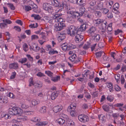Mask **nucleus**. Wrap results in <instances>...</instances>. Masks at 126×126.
I'll list each match as a JSON object with an SVG mask.
<instances>
[{
	"instance_id": "7ed1b4c3",
	"label": "nucleus",
	"mask_w": 126,
	"mask_h": 126,
	"mask_svg": "<svg viewBox=\"0 0 126 126\" xmlns=\"http://www.w3.org/2000/svg\"><path fill=\"white\" fill-rule=\"evenodd\" d=\"M62 14H55L53 17L54 18L53 20L54 21L57 23H63V19L60 17L62 16Z\"/></svg>"
},
{
	"instance_id": "b1692460",
	"label": "nucleus",
	"mask_w": 126,
	"mask_h": 126,
	"mask_svg": "<svg viewBox=\"0 0 126 126\" xmlns=\"http://www.w3.org/2000/svg\"><path fill=\"white\" fill-rule=\"evenodd\" d=\"M67 126H75L74 122L73 121L68 120L66 122Z\"/></svg>"
},
{
	"instance_id": "c85d7f7f",
	"label": "nucleus",
	"mask_w": 126,
	"mask_h": 126,
	"mask_svg": "<svg viewBox=\"0 0 126 126\" xmlns=\"http://www.w3.org/2000/svg\"><path fill=\"white\" fill-rule=\"evenodd\" d=\"M68 44L67 43L63 44L61 46V47L64 51H65L67 49L68 50Z\"/></svg>"
},
{
	"instance_id": "393cba45",
	"label": "nucleus",
	"mask_w": 126,
	"mask_h": 126,
	"mask_svg": "<svg viewBox=\"0 0 126 126\" xmlns=\"http://www.w3.org/2000/svg\"><path fill=\"white\" fill-rule=\"evenodd\" d=\"M42 86V83L39 81H37L34 83V86L36 88H40Z\"/></svg>"
},
{
	"instance_id": "c9c22d12",
	"label": "nucleus",
	"mask_w": 126,
	"mask_h": 126,
	"mask_svg": "<svg viewBox=\"0 0 126 126\" xmlns=\"http://www.w3.org/2000/svg\"><path fill=\"white\" fill-rule=\"evenodd\" d=\"M48 123L47 122H39L37 123L36 125L38 126H45Z\"/></svg>"
},
{
	"instance_id": "58836bf2",
	"label": "nucleus",
	"mask_w": 126,
	"mask_h": 126,
	"mask_svg": "<svg viewBox=\"0 0 126 126\" xmlns=\"http://www.w3.org/2000/svg\"><path fill=\"white\" fill-rule=\"evenodd\" d=\"M27 59L26 58H24L19 59V60L18 62L22 64L26 63L27 62Z\"/></svg>"
},
{
	"instance_id": "20e7f679",
	"label": "nucleus",
	"mask_w": 126,
	"mask_h": 126,
	"mask_svg": "<svg viewBox=\"0 0 126 126\" xmlns=\"http://www.w3.org/2000/svg\"><path fill=\"white\" fill-rule=\"evenodd\" d=\"M65 26V25L64 23H57L55 25L54 29L56 31H60Z\"/></svg>"
},
{
	"instance_id": "603ef678",
	"label": "nucleus",
	"mask_w": 126,
	"mask_h": 126,
	"mask_svg": "<svg viewBox=\"0 0 126 126\" xmlns=\"http://www.w3.org/2000/svg\"><path fill=\"white\" fill-rule=\"evenodd\" d=\"M60 79V76H57L56 77L52 78L51 79V80L54 82H56L57 81Z\"/></svg>"
},
{
	"instance_id": "c756f323",
	"label": "nucleus",
	"mask_w": 126,
	"mask_h": 126,
	"mask_svg": "<svg viewBox=\"0 0 126 126\" xmlns=\"http://www.w3.org/2000/svg\"><path fill=\"white\" fill-rule=\"evenodd\" d=\"M1 117L2 118H4L6 120L10 119L11 118L10 115L8 114L2 113L1 115Z\"/></svg>"
},
{
	"instance_id": "79ce46f5",
	"label": "nucleus",
	"mask_w": 126,
	"mask_h": 126,
	"mask_svg": "<svg viewBox=\"0 0 126 126\" xmlns=\"http://www.w3.org/2000/svg\"><path fill=\"white\" fill-rule=\"evenodd\" d=\"M107 100L110 102H112L114 99L113 97L111 95H108L107 97Z\"/></svg>"
},
{
	"instance_id": "ea45409f",
	"label": "nucleus",
	"mask_w": 126,
	"mask_h": 126,
	"mask_svg": "<svg viewBox=\"0 0 126 126\" xmlns=\"http://www.w3.org/2000/svg\"><path fill=\"white\" fill-rule=\"evenodd\" d=\"M44 30L46 31L47 35L49 33L51 32V28L48 27H46L44 28Z\"/></svg>"
},
{
	"instance_id": "49530a36",
	"label": "nucleus",
	"mask_w": 126,
	"mask_h": 126,
	"mask_svg": "<svg viewBox=\"0 0 126 126\" xmlns=\"http://www.w3.org/2000/svg\"><path fill=\"white\" fill-rule=\"evenodd\" d=\"M68 112H70V114L71 116H75V110H71L70 111L67 110Z\"/></svg>"
},
{
	"instance_id": "a19ab883",
	"label": "nucleus",
	"mask_w": 126,
	"mask_h": 126,
	"mask_svg": "<svg viewBox=\"0 0 126 126\" xmlns=\"http://www.w3.org/2000/svg\"><path fill=\"white\" fill-rule=\"evenodd\" d=\"M31 16L33 17L35 20H38L40 19L41 17L38 15H36L35 14H32Z\"/></svg>"
},
{
	"instance_id": "052dcab7",
	"label": "nucleus",
	"mask_w": 126,
	"mask_h": 126,
	"mask_svg": "<svg viewBox=\"0 0 126 126\" xmlns=\"http://www.w3.org/2000/svg\"><path fill=\"white\" fill-rule=\"evenodd\" d=\"M90 44L89 43H87L84 44L83 48L85 49H87L90 47Z\"/></svg>"
},
{
	"instance_id": "0e129e2a",
	"label": "nucleus",
	"mask_w": 126,
	"mask_h": 126,
	"mask_svg": "<svg viewBox=\"0 0 126 126\" xmlns=\"http://www.w3.org/2000/svg\"><path fill=\"white\" fill-rule=\"evenodd\" d=\"M38 38L39 37L37 35H33L31 36V39L32 40L38 39Z\"/></svg>"
},
{
	"instance_id": "cd10ccee",
	"label": "nucleus",
	"mask_w": 126,
	"mask_h": 126,
	"mask_svg": "<svg viewBox=\"0 0 126 126\" xmlns=\"http://www.w3.org/2000/svg\"><path fill=\"white\" fill-rule=\"evenodd\" d=\"M60 6L61 7H62V9L65 8V9L68 10H69V9L68 8V6L65 2H63L62 4H61Z\"/></svg>"
},
{
	"instance_id": "4468645a",
	"label": "nucleus",
	"mask_w": 126,
	"mask_h": 126,
	"mask_svg": "<svg viewBox=\"0 0 126 126\" xmlns=\"http://www.w3.org/2000/svg\"><path fill=\"white\" fill-rule=\"evenodd\" d=\"M59 35L58 37V40L60 42L65 38V33L63 32L59 33Z\"/></svg>"
},
{
	"instance_id": "37998d69",
	"label": "nucleus",
	"mask_w": 126,
	"mask_h": 126,
	"mask_svg": "<svg viewBox=\"0 0 126 126\" xmlns=\"http://www.w3.org/2000/svg\"><path fill=\"white\" fill-rule=\"evenodd\" d=\"M58 52L56 50H54L53 49H51L49 50L48 53L49 54H54L58 53Z\"/></svg>"
},
{
	"instance_id": "0eeeda50",
	"label": "nucleus",
	"mask_w": 126,
	"mask_h": 126,
	"mask_svg": "<svg viewBox=\"0 0 126 126\" xmlns=\"http://www.w3.org/2000/svg\"><path fill=\"white\" fill-rule=\"evenodd\" d=\"M13 111H14V114L15 115L17 114L20 115L22 112V110L19 107H13Z\"/></svg>"
},
{
	"instance_id": "72a5a7b5",
	"label": "nucleus",
	"mask_w": 126,
	"mask_h": 126,
	"mask_svg": "<svg viewBox=\"0 0 126 126\" xmlns=\"http://www.w3.org/2000/svg\"><path fill=\"white\" fill-rule=\"evenodd\" d=\"M106 23L107 22L106 21L105 22H103V21L101 23V27L100 28V29L103 30V31L105 30V29L106 28Z\"/></svg>"
},
{
	"instance_id": "864d4df0",
	"label": "nucleus",
	"mask_w": 126,
	"mask_h": 126,
	"mask_svg": "<svg viewBox=\"0 0 126 126\" xmlns=\"http://www.w3.org/2000/svg\"><path fill=\"white\" fill-rule=\"evenodd\" d=\"M38 95L41 99H44L45 97L44 95L42 93H40L38 94Z\"/></svg>"
},
{
	"instance_id": "3c124183",
	"label": "nucleus",
	"mask_w": 126,
	"mask_h": 126,
	"mask_svg": "<svg viewBox=\"0 0 126 126\" xmlns=\"http://www.w3.org/2000/svg\"><path fill=\"white\" fill-rule=\"evenodd\" d=\"M0 27L2 29H3L7 27V25L5 23H1L0 24Z\"/></svg>"
},
{
	"instance_id": "f8f14e48",
	"label": "nucleus",
	"mask_w": 126,
	"mask_h": 126,
	"mask_svg": "<svg viewBox=\"0 0 126 126\" xmlns=\"http://www.w3.org/2000/svg\"><path fill=\"white\" fill-rule=\"evenodd\" d=\"M76 34V35L75 37V41L77 43H78L82 41L83 38V36L79 34Z\"/></svg>"
},
{
	"instance_id": "6e6552de",
	"label": "nucleus",
	"mask_w": 126,
	"mask_h": 126,
	"mask_svg": "<svg viewBox=\"0 0 126 126\" xmlns=\"http://www.w3.org/2000/svg\"><path fill=\"white\" fill-rule=\"evenodd\" d=\"M30 46V48L31 50H33L35 52H38L39 50L40 47L35 44L33 43L32 46Z\"/></svg>"
},
{
	"instance_id": "4c0bfd02",
	"label": "nucleus",
	"mask_w": 126,
	"mask_h": 126,
	"mask_svg": "<svg viewBox=\"0 0 126 126\" xmlns=\"http://www.w3.org/2000/svg\"><path fill=\"white\" fill-rule=\"evenodd\" d=\"M77 57V56L75 54H74L70 57L69 58V59L71 61L73 62L75 61Z\"/></svg>"
},
{
	"instance_id": "338daca9",
	"label": "nucleus",
	"mask_w": 126,
	"mask_h": 126,
	"mask_svg": "<svg viewBox=\"0 0 126 126\" xmlns=\"http://www.w3.org/2000/svg\"><path fill=\"white\" fill-rule=\"evenodd\" d=\"M31 7L29 6L26 5L25 6V10L26 11H28L31 10Z\"/></svg>"
},
{
	"instance_id": "f257e3e1",
	"label": "nucleus",
	"mask_w": 126,
	"mask_h": 126,
	"mask_svg": "<svg viewBox=\"0 0 126 126\" xmlns=\"http://www.w3.org/2000/svg\"><path fill=\"white\" fill-rule=\"evenodd\" d=\"M78 32L76 27L74 26L71 25L68 29L67 33L72 36H74L78 34Z\"/></svg>"
},
{
	"instance_id": "7c9ffc66",
	"label": "nucleus",
	"mask_w": 126,
	"mask_h": 126,
	"mask_svg": "<svg viewBox=\"0 0 126 126\" xmlns=\"http://www.w3.org/2000/svg\"><path fill=\"white\" fill-rule=\"evenodd\" d=\"M31 121L34 122H39L40 121V118L38 117H35L32 118L31 120Z\"/></svg>"
},
{
	"instance_id": "423d86ee",
	"label": "nucleus",
	"mask_w": 126,
	"mask_h": 126,
	"mask_svg": "<svg viewBox=\"0 0 126 126\" xmlns=\"http://www.w3.org/2000/svg\"><path fill=\"white\" fill-rule=\"evenodd\" d=\"M78 119L81 122H85L88 120V117L87 116L85 115L81 114L79 116Z\"/></svg>"
},
{
	"instance_id": "680f3d73",
	"label": "nucleus",
	"mask_w": 126,
	"mask_h": 126,
	"mask_svg": "<svg viewBox=\"0 0 126 126\" xmlns=\"http://www.w3.org/2000/svg\"><path fill=\"white\" fill-rule=\"evenodd\" d=\"M46 11H47V12L49 13H51L53 11V9L51 7L49 6V7H48L47 10Z\"/></svg>"
},
{
	"instance_id": "bb28decb",
	"label": "nucleus",
	"mask_w": 126,
	"mask_h": 126,
	"mask_svg": "<svg viewBox=\"0 0 126 126\" xmlns=\"http://www.w3.org/2000/svg\"><path fill=\"white\" fill-rule=\"evenodd\" d=\"M52 2V4H53V5L56 7H59L61 5L60 3L57 0H53Z\"/></svg>"
},
{
	"instance_id": "e433bc0d",
	"label": "nucleus",
	"mask_w": 126,
	"mask_h": 126,
	"mask_svg": "<svg viewBox=\"0 0 126 126\" xmlns=\"http://www.w3.org/2000/svg\"><path fill=\"white\" fill-rule=\"evenodd\" d=\"M68 50L76 48L75 45L72 44L71 43L68 44Z\"/></svg>"
},
{
	"instance_id": "9b49d317",
	"label": "nucleus",
	"mask_w": 126,
	"mask_h": 126,
	"mask_svg": "<svg viewBox=\"0 0 126 126\" xmlns=\"http://www.w3.org/2000/svg\"><path fill=\"white\" fill-rule=\"evenodd\" d=\"M103 22V20H101L100 19H97L94 20L93 23L94 26H98Z\"/></svg>"
},
{
	"instance_id": "13d9d810",
	"label": "nucleus",
	"mask_w": 126,
	"mask_h": 126,
	"mask_svg": "<svg viewBox=\"0 0 126 126\" xmlns=\"http://www.w3.org/2000/svg\"><path fill=\"white\" fill-rule=\"evenodd\" d=\"M34 83H33V82L32 78H30V80L29 81V86H31L32 85H33L34 86Z\"/></svg>"
},
{
	"instance_id": "69168bd1",
	"label": "nucleus",
	"mask_w": 126,
	"mask_h": 126,
	"mask_svg": "<svg viewBox=\"0 0 126 126\" xmlns=\"http://www.w3.org/2000/svg\"><path fill=\"white\" fill-rule=\"evenodd\" d=\"M112 24L111 23L110 24H109V26L107 27V29L108 31L111 32L112 30Z\"/></svg>"
},
{
	"instance_id": "9d476101",
	"label": "nucleus",
	"mask_w": 126,
	"mask_h": 126,
	"mask_svg": "<svg viewBox=\"0 0 126 126\" xmlns=\"http://www.w3.org/2000/svg\"><path fill=\"white\" fill-rule=\"evenodd\" d=\"M63 109V106L61 105H59L55 106L53 109L54 111L57 113Z\"/></svg>"
},
{
	"instance_id": "de8ad7c7",
	"label": "nucleus",
	"mask_w": 126,
	"mask_h": 126,
	"mask_svg": "<svg viewBox=\"0 0 126 126\" xmlns=\"http://www.w3.org/2000/svg\"><path fill=\"white\" fill-rule=\"evenodd\" d=\"M114 89L116 91H119L121 90V88L117 84H115L114 86Z\"/></svg>"
},
{
	"instance_id": "4d7b16f0",
	"label": "nucleus",
	"mask_w": 126,
	"mask_h": 126,
	"mask_svg": "<svg viewBox=\"0 0 126 126\" xmlns=\"http://www.w3.org/2000/svg\"><path fill=\"white\" fill-rule=\"evenodd\" d=\"M21 108L23 109H27L29 108V106L25 103H22L21 105Z\"/></svg>"
},
{
	"instance_id": "f704fd0d",
	"label": "nucleus",
	"mask_w": 126,
	"mask_h": 126,
	"mask_svg": "<svg viewBox=\"0 0 126 126\" xmlns=\"http://www.w3.org/2000/svg\"><path fill=\"white\" fill-rule=\"evenodd\" d=\"M58 123L60 125L63 124L65 122V120L63 118H60L57 120Z\"/></svg>"
},
{
	"instance_id": "2f4dec72",
	"label": "nucleus",
	"mask_w": 126,
	"mask_h": 126,
	"mask_svg": "<svg viewBox=\"0 0 126 126\" xmlns=\"http://www.w3.org/2000/svg\"><path fill=\"white\" fill-rule=\"evenodd\" d=\"M86 28V25L85 24H83L81 25L79 29V31L81 32L85 31Z\"/></svg>"
},
{
	"instance_id": "2eb2a0df",
	"label": "nucleus",
	"mask_w": 126,
	"mask_h": 126,
	"mask_svg": "<svg viewBox=\"0 0 126 126\" xmlns=\"http://www.w3.org/2000/svg\"><path fill=\"white\" fill-rule=\"evenodd\" d=\"M9 66V68L10 69H16L18 67V64L17 63H13L10 64Z\"/></svg>"
},
{
	"instance_id": "f03ea898",
	"label": "nucleus",
	"mask_w": 126,
	"mask_h": 126,
	"mask_svg": "<svg viewBox=\"0 0 126 126\" xmlns=\"http://www.w3.org/2000/svg\"><path fill=\"white\" fill-rule=\"evenodd\" d=\"M96 1L94 0H89V5L90 7L88 8V10L90 11L91 12H94V9Z\"/></svg>"
},
{
	"instance_id": "09e8293b",
	"label": "nucleus",
	"mask_w": 126,
	"mask_h": 126,
	"mask_svg": "<svg viewBox=\"0 0 126 126\" xmlns=\"http://www.w3.org/2000/svg\"><path fill=\"white\" fill-rule=\"evenodd\" d=\"M45 73L51 77H52L53 73L49 71H45Z\"/></svg>"
},
{
	"instance_id": "aec40b11",
	"label": "nucleus",
	"mask_w": 126,
	"mask_h": 126,
	"mask_svg": "<svg viewBox=\"0 0 126 126\" xmlns=\"http://www.w3.org/2000/svg\"><path fill=\"white\" fill-rule=\"evenodd\" d=\"M75 19V18L70 16H69V15L67 14L66 20L67 22L70 23H73Z\"/></svg>"
},
{
	"instance_id": "8fccbe9b",
	"label": "nucleus",
	"mask_w": 126,
	"mask_h": 126,
	"mask_svg": "<svg viewBox=\"0 0 126 126\" xmlns=\"http://www.w3.org/2000/svg\"><path fill=\"white\" fill-rule=\"evenodd\" d=\"M7 96L10 98L13 99H14L15 97V96L14 95L13 93L11 92H9Z\"/></svg>"
},
{
	"instance_id": "dca6fc26",
	"label": "nucleus",
	"mask_w": 126,
	"mask_h": 126,
	"mask_svg": "<svg viewBox=\"0 0 126 126\" xmlns=\"http://www.w3.org/2000/svg\"><path fill=\"white\" fill-rule=\"evenodd\" d=\"M8 102L7 98L4 96H0V103H6Z\"/></svg>"
},
{
	"instance_id": "6e6d98bb",
	"label": "nucleus",
	"mask_w": 126,
	"mask_h": 126,
	"mask_svg": "<svg viewBox=\"0 0 126 126\" xmlns=\"http://www.w3.org/2000/svg\"><path fill=\"white\" fill-rule=\"evenodd\" d=\"M58 7V8L55 10V14H60V12H61V9H62V7H61L60 6Z\"/></svg>"
},
{
	"instance_id": "a18cd8bd",
	"label": "nucleus",
	"mask_w": 126,
	"mask_h": 126,
	"mask_svg": "<svg viewBox=\"0 0 126 126\" xmlns=\"http://www.w3.org/2000/svg\"><path fill=\"white\" fill-rule=\"evenodd\" d=\"M102 108L104 110L107 112L109 111L110 107L107 105H104L102 106Z\"/></svg>"
},
{
	"instance_id": "5fc2aeb1",
	"label": "nucleus",
	"mask_w": 126,
	"mask_h": 126,
	"mask_svg": "<svg viewBox=\"0 0 126 126\" xmlns=\"http://www.w3.org/2000/svg\"><path fill=\"white\" fill-rule=\"evenodd\" d=\"M23 49L24 50V51L26 52L28 51V46L27 44L24 43L23 45Z\"/></svg>"
},
{
	"instance_id": "4be33fe9",
	"label": "nucleus",
	"mask_w": 126,
	"mask_h": 126,
	"mask_svg": "<svg viewBox=\"0 0 126 126\" xmlns=\"http://www.w3.org/2000/svg\"><path fill=\"white\" fill-rule=\"evenodd\" d=\"M47 111V108L45 106H43L41 107L39 111L42 113H45Z\"/></svg>"
},
{
	"instance_id": "ddd939ff",
	"label": "nucleus",
	"mask_w": 126,
	"mask_h": 126,
	"mask_svg": "<svg viewBox=\"0 0 126 126\" xmlns=\"http://www.w3.org/2000/svg\"><path fill=\"white\" fill-rule=\"evenodd\" d=\"M103 8V3L102 2H100L95 6L94 9V12L97 10H101Z\"/></svg>"
},
{
	"instance_id": "6ab92c4d",
	"label": "nucleus",
	"mask_w": 126,
	"mask_h": 126,
	"mask_svg": "<svg viewBox=\"0 0 126 126\" xmlns=\"http://www.w3.org/2000/svg\"><path fill=\"white\" fill-rule=\"evenodd\" d=\"M44 18L49 23H51L52 21H54L53 20V17H52L49 16H45L44 17Z\"/></svg>"
},
{
	"instance_id": "f3484780",
	"label": "nucleus",
	"mask_w": 126,
	"mask_h": 126,
	"mask_svg": "<svg viewBox=\"0 0 126 126\" xmlns=\"http://www.w3.org/2000/svg\"><path fill=\"white\" fill-rule=\"evenodd\" d=\"M107 86L109 89L110 91L111 92H112L114 90L112 84L111 83H107Z\"/></svg>"
},
{
	"instance_id": "473e14b6",
	"label": "nucleus",
	"mask_w": 126,
	"mask_h": 126,
	"mask_svg": "<svg viewBox=\"0 0 126 126\" xmlns=\"http://www.w3.org/2000/svg\"><path fill=\"white\" fill-rule=\"evenodd\" d=\"M58 94L56 92H53L51 95V99L53 100L55 99L58 96Z\"/></svg>"
},
{
	"instance_id": "1a4fd4ad",
	"label": "nucleus",
	"mask_w": 126,
	"mask_h": 126,
	"mask_svg": "<svg viewBox=\"0 0 126 126\" xmlns=\"http://www.w3.org/2000/svg\"><path fill=\"white\" fill-rule=\"evenodd\" d=\"M40 103V101L39 100L33 99L30 102V107H33L38 105Z\"/></svg>"
},
{
	"instance_id": "c03bdc74",
	"label": "nucleus",
	"mask_w": 126,
	"mask_h": 126,
	"mask_svg": "<svg viewBox=\"0 0 126 126\" xmlns=\"http://www.w3.org/2000/svg\"><path fill=\"white\" fill-rule=\"evenodd\" d=\"M49 6V4L47 3H44L43 4V9L46 11L47 10L48 7Z\"/></svg>"
},
{
	"instance_id": "39448f33",
	"label": "nucleus",
	"mask_w": 126,
	"mask_h": 126,
	"mask_svg": "<svg viewBox=\"0 0 126 126\" xmlns=\"http://www.w3.org/2000/svg\"><path fill=\"white\" fill-rule=\"evenodd\" d=\"M67 14L73 18H75L79 16L78 13L76 11H68L67 12Z\"/></svg>"
},
{
	"instance_id": "5701e85b",
	"label": "nucleus",
	"mask_w": 126,
	"mask_h": 126,
	"mask_svg": "<svg viewBox=\"0 0 126 126\" xmlns=\"http://www.w3.org/2000/svg\"><path fill=\"white\" fill-rule=\"evenodd\" d=\"M93 37L95 41L98 42L99 41L100 39V35L98 34H95Z\"/></svg>"
},
{
	"instance_id": "bf43d9fd",
	"label": "nucleus",
	"mask_w": 126,
	"mask_h": 126,
	"mask_svg": "<svg viewBox=\"0 0 126 126\" xmlns=\"http://www.w3.org/2000/svg\"><path fill=\"white\" fill-rule=\"evenodd\" d=\"M29 26L31 28H36L38 26V24L37 23H35V24H33L30 25Z\"/></svg>"
},
{
	"instance_id": "e2e57ef3",
	"label": "nucleus",
	"mask_w": 126,
	"mask_h": 126,
	"mask_svg": "<svg viewBox=\"0 0 126 126\" xmlns=\"http://www.w3.org/2000/svg\"><path fill=\"white\" fill-rule=\"evenodd\" d=\"M95 15L98 17H100L102 15L101 13L99 11H96L95 12Z\"/></svg>"
},
{
	"instance_id": "412c9836",
	"label": "nucleus",
	"mask_w": 126,
	"mask_h": 126,
	"mask_svg": "<svg viewBox=\"0 0 126 126\" xmlns=\"http://www.w3.org/2000/svg\"><path fill=\"white\" fill-rule=\"evenodd\" d=\"M96 31V28L94 27H92L89 29L87 32L89 34H92L94 33Z\"/></svg>"
},
{
	"instance_id": "a878e982",
	"label": "nucleus",
	"mask_w": 126,
	"mask_h": 126,
	"mask_svg": "<svg viewBox=\"0 0 126 126\" xmlns=\"http://www.w3.org/2000/svg\"><path fill=\"white\" fill-rule=\"evenodd\" d=\"M85 8L83 6H82L79 9V13H78L79 16H82L83 14L85 11Z\"/></svg>"
},
{
	"instance_id": "a211bd4d",
	"label": "nucleus",
	"mask_w": 126,
	"mask_h": 126,
	"mask_svg": "<svg viewBox=\"0 0 126 126\" xmlns=\"http://www.w3.org/2000/svg\"><path fill=\"white\" fill-rule=\"evenodd\" d=\"M76 104L74 103H72L67 108V110L70 111L71 110H75L76 106Z\"/></svg>"
},
{
	"instance_id": "774afa93",
	"label": "nucleus",
	"mask_w": 126,
	"mask_h": 126,
	"mask_svg": "<svg viewBox=\"0 0 126 126\" xmlns=\"http://www.w3.org/2000/svg\"><path fill=\"white\" fill-rule=\"evenodd\" d=\"M103 52L102 51H100L96 53L95 55L97 57H99L101 56L102 54L103 53Z\"/></svg>"
}]
</instances>
